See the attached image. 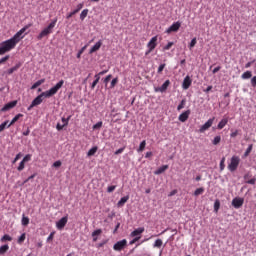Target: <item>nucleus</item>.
I'll return each instance as SVG.
<instances>
[{
    "instance_id": "c03bdc74",
    "label": "nucleus",
    "mask_w": 256,
    "mask_h": 256,
    "mask_svg": "<svg viewBox=\"0 0 256 256\" xmlns=\"http://www.w3.org/2000/svg\"><path fill=\"white\" fill-rule=\"evenodd\" d=\"M165 67H166V64H161V65L158 67L157 73H158V74H162V73H163V69H165Z\"/></svg>"
},
{
    "instance_id": "3c124183",
    "label": "nucleus",
    "mask_w": 256,
    "mask_h": 256,
    "mask_svg": "<svg viewBox=\"0 0 256 256\" xmlns=\"http://www.w3.org/2000/svg\"><path fill=\"white\" fill-rule=\"evenodd\" d=\"M125 151V147L119 148L118 150L115 151V155H121Z\"/></svg>"
},
{
    "instance_id": "bb28decb",
    "label": "nucleus",
    "mask_w": 256,
    "mask_h": 256,
    "mask_svg": "<svg viewBox=\"0 0 256 256\" xmlns=\"http://www.w3.org/2000/svg\"><path fill=\"white\" fill-rule=\"evenodd\" d=\"M153 247H156L157 249H161L163 247V240L157 239L153 245Z\"/></svg>"
},
{
    "instance_id": "e2e57ef3",
    "label": "nucleus",
    "mask_w": 256,
    "mask_h": 256,
    "mask_svg": "<svg viewBox=\"0 0 256 256\" xmlns=\"http://www.w3.org/2000/svg\"><path fill=\"white\" fill-rule=\"evenodd\" d=\"M251 85H252V87H256V76H254V77L251 79Z\"/></svg>"
},
{
    "instance_id": "a19ab883",
    "label": "nucleus",
    "mask_w": 256,
    "mask_h": 256,
    "mask_svg": "<svg viewBox=\"0 0 256 256\" xmlns=\"http://www.w3.org/2000/svg\"><path fill=\"white\" fill-rule=\"evenodd\" d=\"M197 45V38H193L189 44V49H193Z\"/></svg>"
},
{
    "instance_id": "473e14b6",
    "label": "nucleus",
    "mask_w": 256,
    "mask_h": 256,
    "mask_svg": "<svg viewBox=\"0 0 256 256\" xmlns=\"http://www.w3.org/2000/svg\"><path fill=\"white\" fill-rule=\"evenodd\" d=\"M103 127V122L99 121L95 125H93L92 129L96 131L97 129H101Z\"/></svg>"
},
{
    "instance_id": "4be33fe9",
    "label": "nucleus",
    "mask_w": 256,
    "mask_h": 256,
    "mask_svg": "<svg viewBox=\"0 0 256 256\" xmlns=\"http://www.w3.org/2000/svg\"><path fill=\"white\" fill-rule=\"evenodd\" d=\"M147 146V141L143 140L138 148V153H143V151H145V147Z\"/></svg>"
},
{
    "instance_id": "c9c22d12",
    "label": "nucleus",
    "mask_w": 256,
    "mask_h": 256,
    "mask_svg": "<svg viewBox=\"0 0 256 256\" xmlns=\"http://www.w3.org/2000/svg\"><path fill=\"white\" fill-rule=\"evenodd\" d=\"M97 153V147H93L88 151V157L93 156L94 154Z\"/></svg>"
},
{
    "instance_id": "5701e85b",
    "label": "nucleus",
    "mask_w": 256,
    "mask_h": 256,
    "mask_svg": "<svg viewBox=\"0 0 256 256\" xmlns=\"http://www.w3.org/2000/svg\"><path fill=\"white\" fill-rule=\"evenodd\" d=\"M87 15H89V9H84L80 14V20L85 21Z\"/></svg>"
},
{
    "instance_id": "8fccbe9b",
    "label": "nucleus",
    "mask_w": 256,
    "mask_h": 256,
    "mask_svg": "<svg viewBox=\"0 0 256 256\" xmlns=\"http://www.w3.org/2000/svg\"><path fill=\"white\" fill-rule=\"evenodd\" d=\"M64 127H66V126H64V124H61V123H58V124L56 125L57 131H63V128H64Z\"/></svg>"
},
{
    "instance_id": "49530a36",
    "label": "nucleus",
    "mask_w": 256,
    "mask_h": 256,
    "mask_svg": "<svg viewBox=\"0 0 256 256\" xmlns=\"http://www.w3.org/2000/svg\"><path fill=\"white\" fill-rule=\"evenodd\" d=\"M103 231L101 229H97L92 233V237H97V235H101Z\"/></svg>"
},
{
    "instance_id": "ea45409f",
    "label": "nucleus",
    "mask_w": 256,
    "mask_h": 256,
    "mask_svg": "<svg viewBox=\"0 0 256 256\" xmlns=\"http://www.w3.org/2000/svg\"><path fill=\"white\" fill-rule=\"evenodd\" d=\"M22 225H24L25 227H27V225H29V217H22Z\"/></svg>"
},
{
    "instance_id": "2eb2a0df",
    "label": "nucleus",
    "mask_w": 256,
    "mask_h": 256,
    "mask_svg": "<svg viewBox=\"0 0 256 256\" xmlns=\"http://www.w3.org/2000/svg\"><path fill=\"white\" fill-rule=\"evenodd\" d=\"M167 169H169V165H163L154 172V175H161L162 173H165Z\"/></svg>"
},
{
    "instance_id": "2f4dec72",
    "label": "nucleus",
    "mask_w": 256,
    "mask_h": 256,
    "mask_svg": "<svg viewBox=\"0 0 256 256\" xmlns=\"http://www.w3.org/2000/svg\"><path fill=\"white\" fill-rule=\"evenodd\" d=\"M219 207H221V202L219 200H215V202H214L215 213H217L219 211Z\"/></svg>"
},
{
    "instance_id": "7c9ffc66",
    "label": "nucleus",
    "mask_w": 256,
    "mask_h": 256,
    "mask_svg": "<svg viewBox=\"0 0 256 256\" xmlns=\"http://www.w3.org/2000/svg\"><path fill=\"white\" fill-rule=\"evenodd\" d=\"M253 151V144H250L244 153V157H249V154Z\"/></svg>"
},
{
    "instance_id": "338daca9",
    "label": "nucleus",
    "mask_w": 256,
    "mask_h": 256,
    "mask_svg": "<svg viewBox=\"0 0 256 256\" xmlns=\"http://www.w3.org/2000/svg\"><path fill=\"white\" fill-rule=\"evenodd\" d=\"M225 169V162L221 161L220 162V171H223Z\"/></svg>"
},
{
    "instance_id": "5fc2aeb1",
    "label": "nucleus",
    "mask_w": 256,
    "mask_h": 256,
    "mask_svg": "<svg viewBox=\"0 0 256 256\" xmlns=\"http://www.w3.org/2000/svg\"><path fill=\"white\" fill-rule=\"evenodd\" d=\"M60 166H61V161H56L52 165V167H55L56 169H59Z\"/></svg>"
},
{
    "instance_id": "37998d69",
    "label": "nucleus",
    "mask_w": 256,
    "mask_h": 256,
    "mask_svg": "<svg viewBox=\"0 0 256 256\" xmlns=\"http://www.w3.org/2000/svg\"><path fill=\"white\" fill-rule=\"evenodd\" d=\"M173 45V42H169L166 46L163 47L164 51H169V49H171Z\"/></svg>"
},
{
    "instance_id": "680f3d73",
    "label": "nucleus",
    "mask_w": 256,
    "mask_h": 256,
    "mask_svg": "<svg viewBox=\"0 0 256 256\" xmlns=\"http://www.w3.org/2000/svg\"><path fill=\"white\" fill-rule=\"evenodd\" d=\"M73 15H76L74 10L72 12H70L69 14H67L66 19H71V17H73Z\"/></svg>"
},
{
    "instance_id": "6e6d98bb",
    "label": "nucleus",
    "mask_w": 256,
    "mask_h": 256,
    "mask_svg": "<svg viewBox=\"0 0 256 256\" xmlns=\"http://www.w3.org/2000/svg\"><path fill=\"white\" fill-rule=\"evenodd\" d=\"M6 61H9V55L3 57L2 59H0V65L5 63Z\"/></svg>"
},
{
    "instance_id": "bf43d9fd",
    "label": "nucleus",
    "mask_w": 256,
    "mask_h": 256,
    "mask_svg": "<svg viewBox=\"0 0 256 256\" xmlns=\"http://www.w3.org/2000/svg\"><path fill=\"white\" fill-rule=\"evenodd\" d=\"M237 135H239V130H235L234 132H232L230 134V137L235 138V137H237Z\"/></svg>"
},
{
    "instance_id": "4c0bfd02",
    "label": "nucleus",
    "mask_w": 256,
    "mask_h": 256,
    "mask_svg": "<svg viewBox=\"0 0 256 256\" xmlns=\"http://www.w3.org/2000/svg\"><path fill=\"white\" fill-rule=\"evenodd\" d=\"M117 83H119V78H114V79L111 81L110 89H113V88L115 87V85H117Z\"/></svg>"
},
{
    "instance_id": "1a4fd4ad",
    "label": "nucleus",
    "mask_w": 256,
    "mask_h": 256,
    "mask_svg": "<svg viewBox=\"0 0 256 256\" xmlns=\"http://www.w3.org/2000/svg\"><path fill=\"white\" fill-rule=\"evenodd\" d=\"M68 218L67 216L62 217L57 223L56 227L61 231V229H64L65 226L67 225Z\"/></svg>"
},
{
    "instance_id": "de8ad7c7",
    "label": "nucleus",
    "mask_w": 256,
    "mask_h": 256,
    "mask_svg": "<svg viewBox=\"0 0 256 256\" xmlns=\"http://www.w3.org/2000/svg\"><path fill=\"white\" fill-rule=\"evenodd\" d=\"M113 75L109 74L108 76H106V78L104 79V83L105 85H107V83H109L112 79Z\"/></svg>"
},
{
    "instance_id": "f8f14e48",
    "label": "nucleus",
    "mask_w": 256,
    "mask_h": 256,
    "mask_svg": "<svg viewBox=\"0 0 256 256\" xmlns=\"http://www.w3.org/2000/svg\"><path fill=\"white\" fill-rule=\"evenodd\" d=\"M171 85V81L170 80H166L161 87L156 88L155 91H159L160 93H165L167 91V89L169 88V86Z\"/></svg>"
},
{
    "instance_id": "c85d7f7f",
    "label": "nucleus",
    "mask_w": 256,
    "mask_h": 256,
    "mask_svg": "<svg viewBox=\"0 0 256 256\" xmlns=\"http://www.w3.org/2000/svg\"><path fill=\"white\" fill-rule=\"evenodd\" d=\"M8 126H9V120H6L0 125V133H2V131H5V129H7Z\"/></svg>"
},
{
    "instance_id": "69168bd1",
    "label": "nucleus",
    "mask_w": 256,
    "mask_h": 256,
    "mask_svg": "<svg viewBox=\"0 0 256 256\" xmlns=\"http://www.w3.org/2000/svg\"><path fill=\"white\" fill-rule=\"evenodd\" d=\"M97 83H99V82L97 80H94L91 85V89H95V87H97Z\"/></svg>"
},
{
    "instance_id": "13d9d810",
    "label": "nucleus",
    "mask_w": 256,
    "mask_h": 256,
    "mask_svg": "<svg viewBox=\"0 0 256 256\" xmlns=\"http://www.w3.org/2000/svg\"><path fill=\"white\" fill-rule=\"evenodd\" d=\"M253 63H255V60H252L248 63L245 64V69H249V67H251V65H253Z\"/></svg>"
},
{
    "instance_id": "0eeeda50",
    "label": "nucleus",
    "mask_w": 256,
    "mask_h": 256,
    "mask_svg": "<svg viewBox=\"0 0 256 256\" xmlns=\"http://www.w3.org/2000/svg\"><path fill=\"white\" fill-rule=\"evenodd\" d=\"M14 107H17V100L7 103L5 106L1 108V112L5 113L6 111H10V109H13Z\"/></svg>"
},
{
    "instance_id": "f257e3e1",
    "label": "nucleus",
    "mask_w": 256,
    "mask_h": 256,
    "mask_svg": "<svg viewBox=\"0 0 256 256\" xmlns=\"http://www.w3.org/2000/svg\"><path fill=\"white\" fill-rule=\"evenodd\" d=\"M29 29V26H25L20 29L12 38L2 42L0 44V55H5V53H9L12 49L17 47V44L23 39V33H25Z\"/></svg>"
},
{
    "instance_id": "cd10ccee",
    "label": "nucleus",
    "mask_w": 256,
    "mask_h": 256,
    "mask_svg": "<svg viewBox=\"0 0 256 256\" xmlns=\"http://www.w3.org/2000/svg\"><path fill=\"white\" fill-rule=\"evenodd\" d=\"M19 67H20V65L17 64L16 66L8 69V71H7L8 75H13V73H15V71H18Z\"/></svg>"
},
{
    "instance_id": "412c9836",
    "label": "nucleus",
    "mask_w": 256,
    "mask_h": 256,
    "mask_svg": "<svg viewBox=\"0 0 256 256\" xmlns=\"http://www.w3.org/2000/svg\"><path fill=\"white\" fill-rule=\"evenodd\" d=\"M43 83H45V79H40L31 86V89H37V87H41Z\"/></svg>"
},
{
    "instance_id": "6ab92c4d",
    "label": "nucleus",
    "mask_w": 256,
    "mask_h": 256,
    "mask_svg": "<svg viewBox=\"0 0 256 256\" xmlns=\"http://www.w3.org/2000/svg\"><path fill=\"white\" fill-rule=\"evenodd\" d=\"M127 201H129V195L122 197V198L118 201L117 206H118V207H123V205H125V203H127Z\"/></svg>"
},
{
    "instance_id": "79ce46f5",
    "label": "nucleus",
    "mask_w": 256,
    "mask_h": 256,
    "mask_svg": "<svg viewBox=\"0 0 256 256\" xmlns=\"http://www.w3.org/2000/svg\"><path fill=\"white\" fill-rule=\"evenodd\" d=\"M83 7H84L83 3L78 4L76 9L74 10V13L76 14L79 13Z\"/></svg>"
},
{
    "instance_id": "ddd939ff",
    "label": "nucleus",
    "mask_w": 256,
    "mask_h": 256,
    "mask_svg": "<svg viewBox=\"0 0 256 256\" xmlns=\"http://www.w3.org/2000/svg\"><path fill=\"white\" fill-rule=\"evenodd\" d=\"M189 115H191V110H186L185 112L179 115L178 119L179 121H181V123H185V121L189 119Z\"/></svg>"
},
{
    "instance_id": "f03ea898",
    "label": "nucleus",
    "mask_w": 256,
    "mask_h": 256,
    "mask_svg": "<svg viewBox=\"0 0 256 256\" xmlns=\"http://www.w3.org/2000/svg\"><path fill=\"white\" fill-rule=\"evenodd\" d=\"M65 84L64 80H60L54 87L50 88L49 90L42 92L38 95L33 101L32 106L37 107V105H41L43 103V97L49 98L53 97V95H57V92L63 85Z\"/></svg>"
},
{
    "instance_id": "f704fd0d",
    "label": "nucleus",
    "mask_w": 256,
    "mask_h": 256,
    "mask_svg": "<svg viewBox=\"0 0 256 256\" xmlns=\"http://www.w3.org/2000/svg\"><path fill=\"white\" fill-rule=\"evenodd\" d=\"M212 143L213 145H219L221 143V136L214 137Z\"/></svg>"
},
{
    "instance_id": "9d476101",
    "label": "nucleus",
    "mask_w": 256,
    "mask_h": 256,
    "mask_svg": "<svg viewBox=\"0 0 256 256\" xmlns=\"http://www.w3.org/2000/svg\"><path fill=\"white\" fill-rule=\"evenodd\" d=\"M244 200L243 198H234L232 200V205L235 209H241L243 207Z\"/></svg>"
},
{
    "instance_id": "4468645a",
    "label": "nucleus",
    "mask_w": 256,
    "mask_h": 256,
    "mask_svg": "<svg viewBox=\"0 0 256 256\" xmlns=\"http://www.w3.org/2000/svg\"><path fill=\"white\" fill-rule=\"evenodd\" d=\"M101 45H103V42L99 40L91 49H90V54L96 53V51H99L101 49Z\"/></svg>"
},
{
    "instance_id": "b1692460",
    "label": "nucleus",
    "mask_w": 256,
    "mask_h": 256,
    "mask_svg": "<svg viewBox=\"0 0 256 256\" xmlns=\"http://www.w3.org/2000/svg\"><path fill=\"white\" fill-rule=\"evenodd\" d=\"M253 77V73L251 71H246L241 75V79H251Z\"/></svg>"
},
{
    "instance_id": "f3484780",
    "label": "nucleus",
    "mask_w": 256,
    "mask_h": 256,
    "mask_svg": "<svg viewBox=\"0 0 256 256\" xmlns=\"http://www.w3.org/2000/svg\"><path fill=\"white\" fill-rule=\"evenodd\" d=\"M237 167H239L238 161H231L230 164L228 165L229 171H235Z\"/></svg>"
},
{
    "instance_id": "052dcab7",
    "label": "nucleus",
    "mask_w": 256,
    "mask_h": 256,
    "mask_svg": "<svg viewBox=\"0 0 256 256\" xmlns=\"http://www.w3.org/2000/svg\"><path fill=\"white\" fill-rule=\"evenodd\" d=\"M219 71H221V66H218V67L214 68L212 70V73H213V75H215V73H219Z\"/></svg>"
},
{
    "instance_id": "6e6552de",
    "label": "nucleus",
    "mask_w": 256,
    "mask_h": 256,
    "mask_svg": "<svg viewBox=\"0 0 256 256\" xmlns=\"http://www.w3.org/2000/svg\"><path fill=\"white\" fill-rule=\"evenodd\" d=\"M193 83V80L191 79L190 76H186L183 80L182 83V89H184L185 91H187V89H189L191 87V84Z\"/></svg>"
},
{
    "instance_id": "a211bd4d",
    "label": "nucleus",
    "mask_w": 256,
    "mask_h": 256,
    "mask_svg": "<svg viewBox=\"0 0 256 256\" xmlns=\"http://www.w3.org/2000/svg\"><path fill=\"white\" fill-rule=\"evenodd\" d=\"M144 231H145V228L143 227L137 228L131 233V237H138V235H141V233H143Z\"/></svg>"
},
{
    "instance_id": "58836bf2",
    "label": "nucleus",
    "mask_w": 256,
    "mask_h": 256,
    "mask_svg": "<svg viewBox=\"0 0 256 256\" xmlns=\"http://www.w3.org/2000/svg\"><path fill=\"white\" fill-rule=\"evenodd\" d=\"M70 119H71V116H68L67 118H62V123H63V125L64 126H68L69 125V121H70Z\"/></svg>"
},
{
    "instance_id": "603ef678",
    "label": "nucleus",
    "mask_w": 256,
    "mask_h": 256,
    "mask_svg": "<svg viewBox=\"0 0 256 256\" xmlns=\"http://www.w3.org/2000/svg\"><path fill=\"white\" fill-rule=\"evenodd\" d=\"M25 241V233H23L19 238H18V243L21 244Z\"/></svg>"
},
{
    "instance_id": "72a5a7b5",
    "label": "nucleus",
    "mask_w": 256,
    "mask_h": 256,
    "mask_svg": "<svg viewBox=\"0 0 256 256\" xmlns=\"http://www.w3.org/2000/svg\"><path fill=\"white\" fill-rule=\"evenodd\" d=\"M85 49H87V45H85L84 47H82L78 53H77V59H81V55H83V53H85Z\"/></svg>"
},
{
    "instance_id": "774afa93",
    "label": "nucleus",
    "mask_w": 256,
    "mask_h": 256,
    "mask_svg": "<svg viewBox=\"0 0 256 256\" xmlns=\"http://www.w3.org/2000/svg\"><path fill=\"white\" fill-rule=\"evenodd\" d=\"M255 178H252L248 181L249 185H255Z\"/></svg>"
},
{
    "instance_id": "39448f33",
    "label": "nucleus",
    "mask_w": 256,
    "mask_h": 256,
    "mask_svg": "<svg viewBox=\"0 0 256 256\" xmlns=\"http://www.w3.org/2000/svg\"><path fill=\"white\" fill-rule=\"evenodd\" d=\"M181 29V22H174L167 30L166 33L169 35L170 33H177Z\"/></svg>"
},
{
    "instance_id": "423d86ee",
    "label": "nucleus",
    "mask_w": 256,
    "mask_h": 256,
    "mask_svg": "<svg viewBox=\"0 0 256 256\" xmlns=\"http://www.w3.org/2000/svg\"><path fill=\"white\" fill-rule=\"evenodd\" d=\"M215 121V117L210 118L204 125L201 126L199 129V133H205L207 129H210V127L213 126V122Z\"/></svg>"
},
{
    "instance_id": "20e7f679",
    "label": "nucleus",
    "mask_w": 256,
    "mask_h": 256,
    "mask_svg": "<svg viewBox=\"0 0 256 256\" xmlns=\"http://www.w3.org/2000/svg\"><path fill=\"white\" fill-rule=\"evenodd\" d=\"M127 247V240L123 239L121 241H118L114 244L113 249L114 251H123Z\"/></svg>"
},
{
    "instance_id": "09e8293b",
    "label": "nucleus",
    "mask_w": 256,
    "mask_h": 256,
    "mask_svg": "<svg viewBox=\"0 0 256 256\" xmlns=\"http://www.w3.org/2000/svg\"><path fill=\"white\" fill-rule=\"evenodd\" d=\"M116 188H117V186H109V187L107 188V193H113Z\"/></svg>"
},
{
    "instance_id": "e433bc0d",
    "label": "nucleus",
    "mask_w": 256,
    "mask_h": 256,
    "mask_svg": "<svg viewBox=\"0 0 256 256\" xmlns=\"http://www.w3.org/2000/svg\"><path fill=\"white\" fill-rule=\"evenodd\" d=\"M1 241L2 242H5V241H13V238L11 236H9L8 234L4 235L2 238H1Z\"/></svg>"
},
{
    "instance_id": "aec40b11",
    "label": "nucleus",
    "mask_w": 256,
    "mask_h": 256,
    "mask_svg": "<svg viewBox=\"0 0 256 256\" xmlns=\"http://www.w3.org/2000/svg\"><path fill=\"white\" fill-rule=\"evenodd\" d=\"M227 123H229V119L228 118H223L219 123H218V129H223Z\"/></svg>"
},
{
    "instance_id": "c756f323",
    "label": "nucleus",
    "mask_w": 256,
    "mask_h": 256,
    "mask_svg": "<svg viewBox=\"0 0 256 256\" xmlns=\"http://www.w3.org/2000/svg\"><path fill=\"white\" fill-rule=\"evenodd\" d=\"M185 103H187V100L185 99L181 100L180 104L177 107V111H181V109H185Z\"/></svg>"
},
{
    "instance_id": "a878e982",
    "label": "nucleus",
    "mask_w": 256,
    "mask_h": 256,
    "mask_svg": "<svg viewBox=\"0 0 256 256\" xmlns=\"http://www.w3.org/2000/svg\"><path fill=\"white\" fill-rule=\"evenodd\" d=\"M9 251V245L5 244L0 247V255H5Z\"/></svg>"
},
{
    "instance_id": "393cba45",
    "label": "nucleus",
    "mask_w": 256,
    "mask_h": 256,
    "mask_svg": "<svg viewBox=\"0 0 256 256\" xmlns=\"http://www.w3.org/2000/svg\"><path fill=\"white\" fill-rule=\"evenodd\" d=\"M203 193H205V188L203 187L197 188L194 192V196L199 197V195H203Z\"/></svg>"
},
{
    "instance_id": "0e129e2a",
    "label": "nucleus",
    "mask_w": 256,
    "mask_h": 256,
    "mask_svg": "<svg viewBox=\"0 0 256 256\" xmlns=\"http://www.w3.org/2000/svg\"><path fill=\"white\" fill-rule=\"evenodd\" d=\"M22 161H31V154L26 155Z\"/></svg>"
},
{
    "instance_id": "dca6fc26",
    "label": "nucleus",
    "mask_w": 256,
    "mask_h": 256,
    "mask_svg": "<svg viewBox=\"0 0 256 256\" xmlns=\"http://www.w3.org/2000/svg\"><path fill=\"white\" fill-rule=\"evenodd\" d=\"M21 117H23V114H17L12 120L11 122L8 124L7 129H9V127H11V125H15V123H17V121H19L21 119Z\"/></svg>"
},
{
    "instance_id": "a18cd8bd",
    "label": "nucleus",
    "mask_w": 256,
    "mask_h": 256,
    "mask_svg": "<svg viewBox=\"0 0 256 256\" xmlns=\"http://www.w3.org/2000/svg\"><path fill=\"white\" fill-rule=\"evenodd\" d=\"M17 169L18 171H23L25 169V161H21Z\"/></svg>"
},
{
    "instance_id": "4d7b16f0",
    "label": "nucleus",
    "mask_w": 256,
    "mask_h": 256,
    "mask_svg": "<svg viewBox=\"0 0 256 256\" xmlns=\"http://www.w3.org/2000/svg\"><path fill=\"white\" fill-rule=\"evenodd\" d=\"M23 158V153H18L14 159V161H19L20 159Z\"/></svg>"
},
{
    "instance_id": "864d4df0",
    "label": "nucleus",
    "mask_w": 256,
    "mask_h": 256,
    "mask_svg": "<svg viewBox=\"0 0 256 256\" xmlns=\"http://www.w3.org/2000/svg\"><path fill=\"white\" fill-rule=\"evenodd\" d=\"M53 237H55V232L50 233V235L47 238V242L49 243V241H53Z\"/></svg>"
},
{
    "instance_id": "9b49d317",
    "label": "nucleus",
    "mask_w": 256,
    "mask_h": 256,
    "mask_svg": "<svg viewBox=\"0 0 256 256\" xmlns=\"http://www.w3.org/2000/svg\"><path fill=\"white\" fill-rule=\"evenodd\" d=\"M147 47L149 49V53H151V51H153V49L157 47V36L151 38V40L147 44Z\"/></svg>"
},
{
    "instance_id": "7ed1b4c3",
    "label": "nucleus",
    "mask_w": 256,
    "mask_h": 256,
    "mask_svg": "<svg viewBox=\"0 0 256 256\" xmlns=\"http://www.w3.org/2000/svg\"><path fill=\"white\" fill-rule=\"evenodd\" d=\"M55 25H57V18L53 19L51 23L40 32V35L37 36L38 41H41L44 37H49V35L53 33Z\"/></svg>"
}]
</instances>
